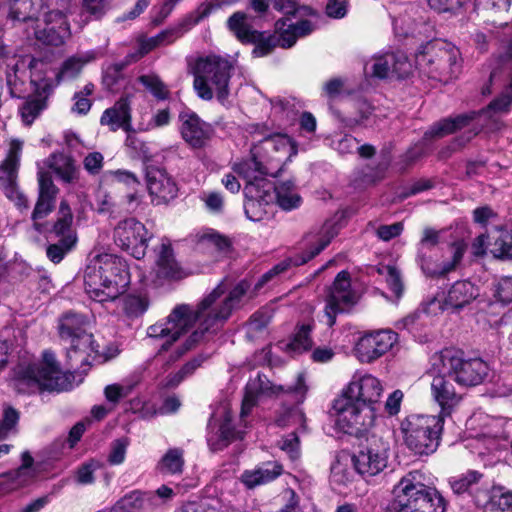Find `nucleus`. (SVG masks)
I'll return each mask as SVG.
<instances>
[{"instance_id":"48","label":"nucleus","mask_w":512,"mask_h":512,"mask_svg":"<svg viewBox=\"0 0 512 512\" xmlns=\"http://www.w3.org/2000/svg\"><path fill=\"white\" fill-rule=\"evenodd\" d=\"M490 251L496 258H512V234L502 232L494 240Z\"/></svg>"},{"instance_id":"23","label":"nucleus","mask_w":512,"mask_h":512,"mask_svg":"<svg viewBox=\"0 0 512 512\" xmlns=\"http://www.w3.org/2000/svg\"><path fill=\"white\" fill-rule=\"evenodd\" d=\"M336 235L337 230L335 229L334 224L326 222L321 228L315 244L312 245L308 251L295 258H289L282 261L272 268V272H275L278 275L286 271L290 266H300L307 263L309 260L320 254Z\"/></svg>"},{"instance_id":"24","label":"nucleus","mask_w":512,"mask_h":512,"mask_svg":"<svg viewBox=\"0 0 512 512\" xmlns=\"http://www.w3.org/2000/svg\"><path fill=\"white\" fill-rule=\"evenodd\" d=\"M400 348L398 334L390 329H382L363 335L356 343L355 352H389Z\"/></svg>"},{"instance_id":"12","label":"nucleus","mask_w":512,"mask_h":512,"mask_svg":"<svg viewBox=\"0 0 512 512\" xmlns=\"http://www.w3.org/2000/svg\"><path fill=\"white\" fill-rule=\"evenodd\" d=\"M151 238L145 225L134 217L120 220L113 229L115 244L138 260L146 255Z\"/></svg>"},{"instance_id":"20","label":"nucleus","mask_w":512,"mask_h":512,"mask_svg":"<svg viewBox=\"0 0 512 512\" xmlns=\"http://www.w3.org/2000/svg\"><path fill=\"white\" fill-rule=\"evenodd\" d=\"M355 470L362 476H374L382 471L387 465V454L384 446L379 447L370 443L363 447L352 457Z\"/></svg>"},{"instance_id":"55","label":"nucleus","mask_w":512,"mask_h":512,"mask_svg":"<svg viewBox=\"0 0 512 512\" xmlns=\"http://www.w3.org/2000/svg\"><path fill=\"white\" fill-rule=\"evenodd\" d=\"M240 0H207L197 8V22L209 16L213 11L231 6Z\"/></svg>"},{"instance_id":"53","label":"nucleus","mask_w":512,"mask_h":512,"mask_svg":"<svg viewBox=\"0 0 512 512\" xmlns=\"http://www.w3.org/2000/svg\"><path fill=\"white\" fill-rule=\"evenodd\" d=\"M126 67V63L119 62L110 65L103 76V83L109 89L114 91L119 81L123 79V70Z\"/></svg>"},{"instance_id":"52","label":"nucleus","mask_w":512,"mask_h":512,"mask_svg":"<svg viewBox=\"0 0 512 512\" xmlns=\"http://www.w3.org/2000/svg\"><path fill=\"white\" fill-rule=\"evenodd\" d=\"M304 422V413L298 406H292L285 409L277 419L278 425L283 427L296 424L304 427Z\"/></svg>"},{"instance_id":"18","label":"nucleus","mask_w":512,"mask_h":512,"mask_svg":"<svg viewBox=\"0 0 512 512\" xmlns=\"http://www.w3.org/2000/svg\"><path fill=\"white\" fill-rule=\"evenodd\" d=\"M478 295V288L470 281H456L448 290L443 302L433 298L423 306V312L437 314L445 308L460 310L475 300Z\"/></svg>"},{"instance_id":"36","label":"nucleus","mask_w":512,"mask_h":512,"mask_svg":"<svg viewBox=\"0 0 512 512\" xmlns=\"http://www.w3.org/2000/svg\"><path fill=\"white\" fill-rule=\"evenodd\" d=\"M45 163L64 183L70 184L78 180V170L72 157L53 153Z\"/></svg>"},{"instance_id":"51","label":"nucleus","mask_w":512,"mask_h":512,"mask_svg":"<svg viewBox=\"0 0 512 512\" xmlns=\"http://www.w3.org/2000/svg\"><path fill=\"white\" fill-rule=\"evenodd\" d=\"M68 342L70 343V348L75 352H98L99 345H95L93 335L86 331L77 334L76 337L71 338Z\"/></svg>"},{"instance_id":"35","label":"nucleus","mask_w":512,"mask_h":512,"mask_svg":"<svg viewBox=\"0 0 512 512\" xmlns=\"http://www.w3.org/2000/svg\"><path fill=\"white\" fill-rule=\"evenodd\" d=\"M282 474V466L268 462L252 470H246L241 475L242 483L249 489L269 483Z\"/></svg>"},{"instance_id":"58","label":"nucleus","mask_w":512,"mask_h":512,"mask_svg":"<svg viewBox=\"0 0 512 512\" xmlns=\"http://www.w3.org/2000/svg\"><path fill=\"white\" fill-rule=\"evenodd\" d=\"M128 444L129 441L127 438H120L112 443L111 452L108 456V461L110 464L118 465L125 460Z\"/></svg>"},{"instance_id":"39","label":"nucleus","mask_w":512,"mask_h":512,"mask_svg":"<svg viewBox=\"0 0 512 512\" xmlns=\"http://www.w3.org/2000/svg\"><path fill=\"white\" fill-rule=\"evenodd\" d=\"M22 464L16 470L6 472L0 476L7 478L11 483V489L26 486L34 477L35 472L32 469L34 459L28 451H25L21 455Z\"/></svg>"},{"instance_id":"21","label":"nucleus","mask_w":512,"mask_h":512,"mask_svg":"<svg viewBox=\"0 0 512 512\" xmlns=\"http://www.w3.org/2000/svg\"><path fill=\"white\" fill-rule=\"evenodd\" d=\"M147 188L156 204L166 203L177 196L178 187L165 169L151 166L146 170Z\"/></svg>"},{"instance_id":"64","label":"nucleus","mask_w":512,"mask_h":512,"mask_svg":"<svg viewBox=\"0 0 512 512\" xmlns=\"http://www.w3.org/2000/svg\"><path fill=\"white\" fill-rule=\"evenodd\" d=\"M83 165L90 174H98L103 166V155L100 152H91L84 158Z\"/></svg>"},{"instance_id":"6","label":"nucleus","mask_w":512,"mask_h":512,"mask_svg":"<svg viewBox=\"0 0 512 512\" xmlns=\"http://www.w3.org/2000/svg\"><path fill=\"white\" fill-rule=\"evenodd\" d=\"M417 473H410L395 487L392 509L396 512H445L446 503L434 488L416 480Z\"/></svg>"},{"instance_id":"57","label":"nucleus","mask_w":512,"mask_h":512,"mask_svg":"<svg viewBox=\"0 0 512 512\" xmlns=\"http://www.w3.org/2000/svg\"><path fill=\"white\" fill-rule=\"evenodd\" d=\"M494 296L502 304L512 303V277H504L495 285Z\"/></svg>"},{"instance_id":"15","label":"nucleus","mask_w":512,"mask_h":512,"mask_svg":"<svg viewBox=\"0 0 512 512\" xmlns=\"http://www.w3.org/2000/svg\"><path fill=\"white\" fill-rule=\"evenodd\" d=\"M227 27L242 43L255 45L253 49L255 57H263L269 54L276 44L279 45L278 38L253 29L248 22V15L244 12L233 13L227 20Z\"/></svg>"},{"instance_id":"9","label":"nucleus","mask_w":512,"mask_h":512,"mask_svg":"<svg viewBox=\"0 0 512 512\" xmlns=\"http://www.w3.org/2000/svg\"><path fill=\"white\" fill-rule=\"evenodd\" d=\"M459 50L450 43L434 41L427 43L423 50L416 54V63L428 67L432 77L436 75L445 80L454 78L460 71L458 63Z\"/></svg>"},{"instance_id":"3","label":"nucleus","mask_w":512,"mask_h":512,"mask_svg":"<svg viewBox=\"0 0 512 512\" xmlns=\"http://www.w3.org/2000/svg\"><path fill=\"white\" fill-rule=\"evenodd\" d=\"M74 379L72 372L60 368L54 354H43L40 361L33 363L26 358H18L11 376L14 387L22 393L67 391L72 389Z\"/></svg>"},{"instance_id":"47","label":"nucleus","mask_w":512,"mask_h":512,"mask_svg":"<svg viewBox=\"0 0 512 512\" xmlns=\"http://www.w3.org/2000/svg\"><path fill=\"white\" fill-rule=\"evenodd\" d=\"M149 307V300L145 295H128L125 298L124 310L131 317L142 315Z\"/></svg>"},{"instance_id":"42","label":"nucleus","mask_w":512,"mask_h":512,"mask_svg":"<svg viewBox=\"0 0 512 512\" xmlns=\"http://www.w3.org/2000/svg\"><path fill=\"white\" fill-rule=\"evenodd\" d=\"M85 317L76 313L65 314L59 325V334L62 340L70 341L71 338L77 336V334L85 332Z\"/></svg>"},{"instance_id":"41","label":"nucleus","mask_w":512,"mask_h":512,"mask_svg":"<svg viewBox=\"0 0 512 512\" xmlns=\"http://www.w3.org/2000/svg\"><path fill=\"white\" fill-rule=\"evenodd\" d=\"M311 330L312 326L309 324L300 326L291 339L279 342V349H290L293 352L311 350L313 348Z\"/></svg>"},{"instance_id":"54","label":"nucleus","mask_w":512,"mask_h":512,"mask_svg":"<svg viewBox=\"0 0 512 512\" xmlns=\"http://www.w3.org/2000/svg\"><path fill=\"white\" fill-rule=\"evenodd\" d=\"M270 322V316L265 312H255L247 323V337L252 339L255 334L262 332Z\"/></svg>"},{"instance_id":"56","label":"nucleus","mask_w":512,"mask_h":512,"mask_svg":"<svg viewBox=\"0 0 512 512\" xmlns=\"http://www.w3.org/2000/svg\"><path fill=\"white\" fill-rule=\"evenodd\" d=\"M469 0H427L431 9L438 13H456Z\"/></svg>"},{"instance_id":"63","label":"nucleus","mask_w":512,"mask_h":512,"mask_svg":"<svg viewBox=\"0 0 512 512\" xmlns=\"http://www.w3.org/2000/svg\"><path fill=\"white\" fill-rule=\"evenodd\" d=\"M126 146L133 151L134 157H145L148 154V148L144 142L139 140L132 129L127 132Z\"/></svg>"},{"instance_id":"7","label":"nucleus","mask_w":512,"mask_h":512,"mask_svg":"<svg viewBox=\"0 0 512 512\" xmlns=\"http://www.w3.org/2000/svg\"><path fill=\"white\" fill-rule=\"evenodd\" d=\"M443 425V416L411 414L402 420L400 429L411 451L417 455H429L439 446Z\"/></svg>"},{"instance_id":"27","label":"nucleus","mask_w":512,"mask_h":512,"mask_svg":"<svg viewBox=\"0 0 512 512\" xmlns=\"http://www.w3.org/2000/svg\"><path fill=\"white\" fill-rule=\"evenodd\" d=\"M431 391L434 399L441 407V413L438 416H449L452 409L457 406L462 396L455 390L454 384L445 375H437L431 383Z\"/></svg>"},{"instance_id":"10","label":"nucleus","mask_w":512,"mask_h":512,"mask_svg":"<svg viewBox=\"0 0 512 512\" xmlns=\"http://www.w3.org/2000/svg\"><path fill=\"white\" fill-rule=\"evenodd\" d=\"M6 66L5 79L12 97L21 98L27 92L28 80L32 86V77L39 74V78L43 82H53V79L47 77V64L36 58H27L11 54V58L7 62H3Z\"/></svg>"},{"instance_id":"33","label":"nucleus","mask_w":512,"mask_h":512,"mask_svg":"<svg viewBox=\"0 0 512 512\" xmlns=\"http://www.w3.org/2000/svg\"><path fill=\"white\" fill-rule=\"evenodd\" d=\"M483 112H470L458 115L454 118H446L435 123L428 131L425 132V139L442 138L452 134L459 129L468 127L474 123L477 116H481Z\"/></svg>"},{"instance_id":"25","label":"nucleus","mask_w":512,"mask_h":512,"mask_svg":"<svg viewBox=\"0 0 512 512\" xmlns=\"http://www.w3.org/2000/svg\"><path fill=\"white\" fill-rule=\"evenodd\" d=\"M252 157L248 160H244L240 163L234 165L233 170L239 176L246 180V185L252 184L256 186V188L261 189L265 184H272L265 177L277 176V172H271L266 166H264L260 161H258V156H260L258 150L255 147L252 148Z\"/></svg>"},{"instance_id":"32","label":"nucleus","mask_w":512,"mask_h":512,"mask_svg":"<svg viewBox=\"0 0 512 512\" xmlns=\"http://www.w3.org/2000/svg\"><path fill=\"white\" fill-rule=\"evenodd\" d=\"M159 505L153 492L134 490L119 499L109 512H143Z\"/></svg>"},{"instance_id":"16","label":"nucleus","mask_w":512,"mask_h":512,"mask_svg":"<svg viewBox=\"0 0 512 512\" xmlns=\"http://www.w3.org/2000/svg\"><path fill=\"white\" fill-rule=\"evenodd\" d=\"M37 178L38 198L31 214V220L33 221L34 230L43 233L46 231V224L41 221L55 209L59 189L53 183L48 171L40 170Z\"/></svg>"},{"instance_id":"31","label":"nucleus","mask_w":512,"mask_h":512,"mask_svg":"<svg viewBox=\"0 0 512 512\" xmlns=\"http://www.w3.org/2000/svg\"><path fill=\"white\" fill-rule=\"evenodd\" d=\"M276 29L279 32L278 43L282 48L292 47L299 37L309 35L314 26L309 20H298L292 22L290 18H282L276 22Z\"/></svg>"},{"instance_id":"60","label":"nucleus","mask_w":512,"mask_h":512,"mask_svg":"<svg viewBox=\"0 0 512 512\" xmlns=\"http://www.w3.org/2000/svg\"><path fill=\"white\" fill-rule=\"evenodd\" d=\"M272 7L285 15H295L300 10L311 12L308 7H299L297 0H270Z\"/></svg>"},{"instance_id":"44","label":"nucleus","mask_w":512,"mask_h":512,"mask_svg":"<svg viewBox=\"0 0 512 512\" xmlns=\"http://www.w3.org/2000/svg\"><path fill=\"white\" fill-rule=\"evenodd\" d=\"M482 475L476 471H470L466 475L450 482L453 492L457 495L463 493H472L474 486H476L481 479Z\"/></svg>"},{"instance_id":"45","label":"nucleus","mask_w":512,"mask_h":512,"mask_svg":"<svg viewBox=\"0 0 512 512\" xmlns=\"http://www.w3.org/2000/svg\"><path fill=\"white\" fill-rule=\"evenodd\" d=\"M71 220L57 219L51 228H48L46 225V231L42 234H46L48 239H53V237L66 238L68 236H72V238H78L77 232L72 227Z\"/></svg>"},{"instance_id":"4","label":"nucleus","mask_w":512,"mask_h":512,"mask_svg":"<svg viewBox=\"0 0 512 512\" xmlns=\"http://www.w3.org/2000/svg\"><path fill=\"white\" fill-rule=\"evenodd\" d=\"M129 283L126 261L113 254L95 256L84 272L85 291L98 302L114 301L126 291Z\"/></svg>"},{"instance_id":"37","label":"nucleus","mask_w":512,"mask_h":512,"mask_svg":"<svg viewBox=\"0 0 512 512\" xmlns=\"http://www.w3.org/2000/svg\"><path fill=\"white\" fill-rule=\"evenodd\" d=\"M244 431L236 429L232 416L225 412L218 429V438H208V443L213 451L222 450L235 440L243 438Z\"/></svg>"},{"instance_id":"29","label":"nucleus","mask_w":512,"mask_h":512,"mask_svg":"<svg viewBox=\"0 0 512 512\" xmlns=\"http://www.w3.org/2000/svg\"><path fill=\"white\" fill-rule=\"evenodd\" d=\"M22 151V142L14 140L10 144L6 159L1 165L6 178L3 182L4 193L10 199L14 200L21 192L18 190L16 179L17 171L20 165V155Z\"/></svg>"},{"instance_id":"50","label":"nucleus","mask_w":512,"mask_h":512,"mask_svg":"<svg viewBox=\"0 0 512 512\" xmlns=\"http://www.w3.org/2000/svg\"><path fill=\"white\" fill-rule=\"evenodd\" d=\"M19 412L11 407L5 406L3 410L2 420L0 422V439L6 438L11 431L14 430L19 421Z\"/></svg>"},{"instance_id":"49","label":"nucleus","mask_w":512,"mask_h":512,"mask_svg":"<svg viewBox=\"0 0 512 512\" xmlns=\"http://www.w3.org/2000/svg\"><path fill=\"white\" fill-rule=\"evenodd\" d=\"M139 81L159 100L169 96L167 86L156 75H142Z\"/></svg>"},{"instance_id":"43","label":"nucleus","mask_w":512,"mask_h":512,"mask_svg":"<svg viewBox=\"0 0 512 512\" xmlns=\"http://www.w3.org/2000/svg\"><path fill=\"white\" fill-rule=\"evenodd\" d=\"M9 18L13 21L26 22L37 19L33 0H7Z\"/></svg>"},{"instance_id":"59","label":"nucleus","mask_w":512,"mask_h":512,"mask_svg":"<svg viewBox=\"0 0 512 512\" xmlns=\"http://www.w3.org/2000/svg\"><path fill=\"white\" fill-rule=\"evenodd\" d=\"M440 241V232L426 227L423 230L422 237L418 244V252H426V250H430L438 245Z\"/></svg>"},{"instance_id":"61","label":"nucleus","mask_w":512,"mask_h":512,"mask_svg":"<svg viewBox=\"0 0 512 512\" xmlns=\"http://www.w3.org/2000/svg\"><path fill=\"white\" fill-rule=\"evenodd\" d=\"M352 472L341 463H337L331 468V482L346 486L352 481Z\"/></svg>"},{"instance_id":"8","label":"nucleus","mask_w":512,"mask_h":512,"mask_svg":"<svg viewBox=\"0 0 512 512\" xmlns=\"http://www.w3.org/2000/svg\"><path fill=\"white\" fill-rule=\"evenodd\" d=\"M306 392L307 386L302 374L298 376L294 386L286 388L274 384L266 375L258 373L255 378L249 379L246 384L240 416L244 419L252 408L264 399L287 396L291 402L298 405L304 401Z\"/></svg>"},{"instance_id":"40","label":"nucleus","mask_w":512,"mask_h":512,"mask_svg":"<svg viewBox=\"0 0 512 512\" xmlns=\"http://www.w3.org/2000/svg\"><path fill=\"white\" fill-rule=\"evenodd\" d=\"M184 463V450L182 448H170L158 462L157 469L164 474H181Z\"/></svg>"},{"instance_id":"28","label":"nucleus","mask_w":512,"mask_h":512,"mask_svg":"<svg viewBox=\"0 0 512 512\" xmlns=\"http://www.w3.org/2000/svg\"><path fill=\"white\" fill-rule=\"evenodd\" d=\"M132 116L128 97H121L115 104L107 108L100 118L102 126H108L109 130L116 132L123 129L125 132L132 130Z\"/></svg>"},{"instance_id":"13","label":"nucleus","mask_w":512,"mask_h":512,"mask_svg":"<svg viewBox=\"0 0 512 512\" xmlns=\"http://www.w3.org/2000/svg\"><path fill=\"white\" fill-rule=\"evenodd\" d=\"M71 0H55V8L44 12L45 27L35 31V37L45 45L61 46L71 32L66 15L70 11Z\"/></svg>"},{"instance_id":"17","label":"nucleus","mask_w":512,"mask_h":512,"mask_svg":"<svg viewBox=\"0 0 512 512\" xmlns=\"http://www.w3.org/2000/svg\"><path fill=\"white\" fill-rule=\"evenodd\" d=\"M364 71L380 79L389 76L406 78L411 73V64L403 52L397 51L374 56L365 63Z\"/></svg>"},{"instance_id":"30","label":"nucleus","mask_w":512,"mask_h":512,"mask_svg":"<svg viewBox=\"0 0 512 512\" xmlns=\"http://www.w3.org/2000/svg\"><path fill=\"white\" fill-rule=\"evenodd\" d=\"M259 154L265 152L267 157L272 160L282 162L285 158L290 159L297 153L294 142L286 135H273L264 138L258 145L254 146Z\"/></svg>"},{"instance_id":"1","label":"nucleus","mask_w":512,"mask_h":512,"mask_svg":"<svg viewBox=\"0 0 512 512\" xmlns=\"http://www.w3.org/2000/svg\"><path fill=\"white\" fill-rule=\"evenodd\" d=\"M244 284L235 286L221 298L224 289L217 286L197 306L177 305L163 323L148 328L150 338L159 339L161 350H168L175 344V352H189L202 348L224 325L232 311L237 309L246 294Z\"/></svg>"},{"instance_id":"11","label":"nucleus","mask_w":512,"mask_h":512,"mask_svg":"<svg viewBox=\"0 0 512 512\" xmlns=\"http://www.w3.org/2000/svg\"><path fill=\"white\" fill-rule=\"evenodd\" d=\"M444 372L453 375L457 383L476 386L488 375L489 367L480 357L470 354H440Z\"/></svg>"},{"instance_id":"46","label":"nucleus","mask_w":512,"mask_h":512,"mask_svg":"<svg viewBox=\"0 0 512 512\" xmlns=\"http://www.w3.org/2000/svg\"><path fill=\"white\" fill-rule=\"evenodd\" d=\"M87 60L72 56L68 58L61 66L60 71L56 74L57 80H69L78 76Z\"/></svg>"},{"instance_id":"38","label":"nucleus","mask_w":512,"mask_h":512,"mask_svg":"<svg viewBox=\"0 0 512 512\" xmlns=\"http://www.w3.org/2000/svg\"><path fill=\"white\" fill-rule=\"evenodd\" d=\"M272 193L278 206L285 211H291L301 205L302 198L290 180L277 185L272 184Z\"/></svg>"},{"instance_id":"34","label":"nucleus","mask_w":512,"mask_h":512,"mask_svg":"<svg viewBox=\"0 0 512 512\" xmlns=\"http://www.w3.org/2000/svg\"><path fill=\"white\" fill-rule=\"evenodd\" d=\"M156 275L159 279L178 280L184 276L183 270L175 260L169 242H162L157 252Z\"/></svg>"},{"instance_id":"62","label":"nucleus","mask_w":512,"mask_h":512,"mask_svg":"<svg viewBox=\"0 0 512 512\" xmlns=\"http://www.w3.org/2000/svg\"><path fill=\"white\" fill-rule=\"evenodd\" d=\"M417 262L420 265L422 272L427 277H439L438 265L434 263L430 256L426 255V252H418Z\"/></svg>"},{"instance_id":"5","label":"nucleus","mask_w":512,"mask_h":512,"mask_svg":"<svg viewBox=\"0 0 512 512\" xmlns=\"http://www.w3.org/2000/svg\"><path fill=\"white\" fill-rule=\"evenodd\" d=\"M231 63L219 56L211 55L198 58L192 67L193 87L199 98L209 101L213 98L211 83L216 90L217 99L223 103L229 96Z\"/></svg>"},{"instance_id":"2","label":"nucleus","mask_w":512,"mask_h":512,"mask_svg":"<svg viewBox=\"0 0 512 512\" xmlns=\"http://www.w3.org/2000/svg\"><path fill=\"white\" fill-rule=\"evenodd\" d=\"M382 393L380 381L372 375L350 382L333 402L338 424L350 434L370 429L374 425Z\"/></svg>"},{"instance_id":"22","label":"nucleus","mask_w":512,"mask_h":512,"mask_svg":"<svg viewBox=\"0 0 512 512\" xmlns=\"http://www.w3.org/2000/svg\"><path fill=\"white\" fill-rule=\"evenodd\" d=\"M245 214L252 221H261L268 213L266 207L273 202L272 184H265L261 189L252 184L245 185Z\"/></svg>"},{"instance_id":"26","label":"nucleus","mask_w":512,"mask_h":512,"mask_svg":"<svg viewBox=\"0 0 512 512\" xmlns=\"http://www.w3.org/2000/svg\"><path fill=\"white\" fill-rule=\"evenodd\" d=\"M183 121L181 134L183 139L193 148H202L209 141L213 129L193 112L181 115Z\"/></svg>"},{"instance_id":"19","label":"nucleus","mask_w":512,"mask_h":512,"mask_svg":"<svg viewBox=\"0 0 512 512\" xmlns=\"http://www.w3.org/2000/svg\"><path fill=\"white\" fill-rule=\"evenodd\" d=\"M39 74L32 77L34 94L30 96L20 108L22 121L31 125L40 113L47 107V99L54 89L53 82H40Z\"/></svg>"},{"instance_id":"14","label":"nucleus","mask_w":512,"mask_h":512,"mask_svg":"<svg viewBox=\"0 0 512 512\" xmlns=\"http://www.w3.org/2000/svg\"><path fill=\"white\" fill-rule=\"evenodd\" d=\"M357 302L358 295L352 289L350 274L345 270L339 272L326 296L327 324L333 326L336 315L348 312Z\"/></svg>"}]
</instances>
